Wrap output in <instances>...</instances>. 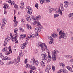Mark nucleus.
I'll return each instance as SVG.
<instances>
[{
    "mask_svg": "<svg viewBox=\"0 0 73 73\" xmlns=\"http://www.w3.org/2000/svg\"><path fill=\"white\" fill-rule=\"evenodd\" d=\"M59 35L60 36L59 38V41H61V38H66V37H67L68 34L64 33V31H63L61 30L59 32Z\"/></svg>",
    "mask_w": 73,
    "mask_h": 73,
    "instance_id": "f257e3e1",
    "label": "nucleus"
},
{
    "mask_svg": "<svg viewBox=\"0 0 73 73\" xmlns=\"http://www.w3.org/2000/svg\"><path fill=\"white\" fill-rule=\"evenodd\" d=\"M36 45L37 46L41 47V49L42 50V51H44L45 50L44 47L43 46V45H45V43H42L41 42H39L38 43L36 44Z\"/></svg>",
    "mask_w": 73,
    "mask_h": 73,
    "instance_id": "f03ea898",
    "label": "nucleus"
},
{
    "mask_svg": "<svg viewBox=\"0 0 73 73\" xmlns=\"http://www.w3.org/2000/svg\"><path fill=\"white\" fill-rule=\"evenodd\" d=\"M30 62L31 65H35L36 66H37L38 64V61L37 60L36 61L35 58L32 59Z\"/></svg>",
    "mask_w": 73,
    "mask_h": 73,
    "instance_id": "7ed1b4c3",
    "label": "nucleus"
},
{
    "mask_svg": "<svg viewBox=\"0 0 73 73\" xmlns=\"http://www.w3.org/2000/svg\"><path fill=\"white\" fill-rule=\"evenodd\" d=\"M45 52H43L42 53V55H43V56L42 59V61H44V62H45L46 61L48 60V56L46 54H44V53Z\"/></svg>",
    "mask_w": 73,
    "mask_h": 73,
    "instance_id": "20e7f679",
    "label": "nucleus"
},
{
    "mask_svg": "<svg viewBox=\"0 0 73 73\" xmlns=\"http://www.w3.org/2000/svg\"><path fill=\"white\" fill-rule=\"evenodd\" d=\"M20 57L18 56L17 59H15L14 60L13 63L15 64H17L18 63L19 64V62H20Z\"/></svg>",
    "mask_w": 73,
    "mask_h": 73,
    "instance_id": "39448f33",
    "label": "nucleus"
},
{
    "mask_svg": "<svg viewBox=\"0 0 73 73\" xmlns=\"http://www.w3.org/2000/svg\"><path fill=\"white\" fill-rule=\"evenodd\" d=\"M26 9H28V12L27 13H28V14H30V15H32V13L33 10L31 7L29 6L28 8H26Z\"/></svg>",
    "mask_w": 73,
    "mask_h": 73,
    "instance_id": "423d86ee",
    "label": "nucleus"
},
{
    "mask_svg": "<svg viewBox=\"0 0 73 73\" xmlns=\"http://www.w3.org/2000/svg\"><path fill=\"white\" fill-rule=\"evenodd\" d=\"M41 29L40 27H36L35 29V31L36 33H37L41 32Z\"/></svg>",
    "mask_w": 73,
    "mask_h": 73,
    "instance_id": "0eeeda50",
    "label": "nucleus"
},
{
    "mask_svg": "<svg viewBox=\"0 0 73 73\" xmlns=\"http://www.w3.org/2000/svg\"><path fill=\"white\" fill-rule=\"evenodd\" d=\"M7 47H5L4 48H3L2 50V52H5V54H11V52H8V51L7 50Z\"/></svg>",
    "mask_w": 73,
    "mask_h": 73,
    "instance_id": "6e6552de",
    "label": "nucleus"
},
{
    "mask_svg": "<svg viewBox=\"0 0 73 73\" xmlns=\"http://www.w3.org/2000/svg\"><path fill=\"white\" fill-rule=\"evenodd\" d=\"M28 43L27 42H25L23 44L21 45V48L22 49H24L25 48V46H27V44Z\"/></svg>",
    "mask_w": 73,
    "mask_h": 73,
    "instance_id": "1a4fd4ad",
    "label": "nucleus"
},
{
    "mask_svg": "<svg viewBox=\"0 0 73 73\" xmlns=\"http://www.w3.org/2000/svg\"><path fill=\"white\" fill-rule=\"evenodd\" d=\"M41 16H37L36 18H35V17H32V19L34 20H38V19L39 20L41 19Z\"/></svg>",
    "mask_w": 73,
    "mask_h": 73,
    "instance_id": "9d476101",
    "label": "nucleus"
},
{
    "mask_svg": "<svg viewBox=\"0 0 73 73\" xmlns=\"http://www.w3.org/2000/svg\"><path fill=\"white\" fill-rule=\"evenodd\" d=\"M51 68H52V67L50 66V65H48L47 66V67L45 69V72H48V70H50V69Z\"/></svg>",
    "mask_w": 73,
    "mask_h": 73,
    "instance_id": "9b49d317",
    "label": "nucleus"
},
{
    "mask_svg": "<svg viewBox=\"0 0 73 73\" xmlns=\"http://www.w3.org/2000/svg\"><path fill=\"white\" fill-rule=\"evenodd\" d=\"M7 22V20L6 19H3V23L4 24H3V26H5L6 23Z\"/></svg>",
    "mask_w": 73,
    "mask_h": 73,
    "instance_id": "f8f14e48",
    "label": "nucleus"
},
{
    "mask_svg": "<svg viewBox=\"0 0 73 73\" xmlns=\"http://www.w3.org/2000/svg\"><path fill=\"white\" fill-rule=\"evenodd\" d=\"M60 8H61V9H59V10H58V12L60 13V14L61 15H62V11H64V9L63 8V7H60Z\"/></svg>",
    "mask_w": 73,
    "mask_h": 73,
    "instance_id": "ddd939ff",
    "label": "nucleus"
},
{
    "mask_svg": "<svg viewBox=\"0 0 73 73\" xmlns=\"http://www.w3.org/2000/svg\"><path fill=\"white\" fill-rule=\"evenodd\" d=\"M59 53V51H58V50H54V52H52V54H54V55H57V53Z\"/></svg>",
    "mask_w": 73,
    "mask_h": 73,
    "instance_id": "4468645a",
    "label": "nucleus"
},
{
    "mask_svg": "<svg viewBox=\"0 0 73 73\" xmlns=\"http://www.w3.org/2000/svg\"><path fill=\"white\" fill-rule=\"evenodd\" d=\"M26 37V35L25 34H22L21 35V37H20V39H21V40H23V38H25V37Z\"/></svg>",
    "mask_w": 73,
    "mask_h": 73,
    "instance_id": "2eb2a0df",
    "label": "nucleus"
},
{
    "mask_svg": "<svg viewBox=\"0 0 73 73\" xmlns=\"http://www.w3.org/2000/svg\"><path fill=\"white\" fill-rule=\"evenodd\" d=\"M52 60L53 61H54L56 60V55L52 54Z\"/></svg>",
    "mask_w": 73,
    "mask_h": 73,
    "instance_id": "dca6fc26",
    "label": "nucleus"
},
{
    "mask_svg": "<svg viewBox=\"0 0 73 73\" xmlns=\"http://www.w3.org/2000/svg\"><path fill=\"white\" fill-rule=\"evenodd\" d=\"M11 39V38L10 36H8L7 35L6 36V38L5 39V40L7 41H9V40Z\"/></svg>",
    "mask_w": 73,
    "mask_h": 73,
    "instance_id": "f3484780",
    "label": "nucleus"
},
{
    "mask_svg": "<svg viewBox=\"0 0 73 73\" xmlns=\"http://www.w3.org/2000/svg\"><path fill=\"white\" fill-rule=\"evenodd\" d=\"M4 6H3V8L4 9H9V7L7 5V4H3Z\"/></svg>",
    "mask_w": 73,
    "mask_h": 73,
    "instance_id": "a211bd4d",
    "label": "nucleus"
},
{
    "mask_svg": "<svg viewBox=\"0 0 73 73\" xmlns=\"http://www.w3.org/2000/svg\"><path fill=\"white\" fill-rule=\"evenodd\" d=\"M44 62H45L42 61L40 62V64H41V66L43 68H44V67H45V63H44Z\"/></svg>",
    "mask_w": 73,
    "mask_h": 73,
    "instance_id": "6ab92c4d",
    "label": "nucleus"
},
{
    "mask_svg": "<svg viewBox=\"0 0 73 73\" xmlns=\"http://www.w3.org/2000/svg\"><path fill=\"white\" fill-rule=\"evenodd\" d=\"M56 11V10L54 8L50 9L49 10V12H50V13H51L52 11Z\"/></svg>",
    "mask_w": 73,
    "mask_h": 73,
    "instance_id": "aec40b11",
    "label": "nucleus"
},
{
    "mask_svg": "<svg viewBox=\"0 0 73 73\" xmlns=\"http://www.w3.org/2000/svg\"><path fill=\"white\" fill-rule=\"evenodd\" d=\"M30 68L31 69L33 70H36V67L35 66H32V65L30 66Z\"/></svg>",
    "mask_w": 73,
    "mask_h": 73,
    "instance_id": "412c9836",
    "label": "nucleus"
},
{
    "mask_svg": "<svg viewBox=\"0 0 73 73\" xmlns=\"http://www.w3.org/2000/svg\"><path fill=\"white\" fill-rule=\"evenodd\" d=\"M51 36L52 37H53L54 38H56L57 36H58V35L57 34H52L51 35Z\"/></svg>",
    "mask_w": 73,
    "mask_h": 73,
    "instance_id": "4be33fe9",
    "label": "nucleus"
},
{
    "mask_svg": "<svg viewBox=\"0 0 73 73\" xmlns=\"http://www.w3.org/2000/svg\"><path fill=\"white\" fill-rule=\"evenodd\" d=\"M66 68L68 70H70V72H73V71L72 70V69L71 67H69V66L66 67Z\"/></svg>",
    "mask_w": 73,
    "mask_h": 73,
    "instance_id": "5701e85b",
    "label": "nucleus"
},
{
    "mask_svg": "<svg viewBox=\"0 0 73 73\" xmlns=\"http://www.w3.org/2000/svg\"><path fill=\"white\" fill-rule=\"evenodd\" d=\"M22 50H21L20 51V52L19 54V57H20V58L21 57H23V54L22 53Z\"/></svg>",
    "mask_w": 73,
    "mask_h": 73,
    "instance_id": "b1692460",
    "label": "nucleus"
},
{
    "mask_svg": "<svg viewBox=\"0 0 73 73\" xmlns=\"http://www.w3.org/2000/svg\"><path fill=\"white\" fill-rule=\"evenodd\" d=\"M28 38L31 39V40H32V35L31 34H28Z\"/></svg>",
    "mask_w": 73,
    "mask_h": 73,
    "instance_id": "393cba45",
    "label": "nucleus"
},
{
    "mask_svg": "<svg viewBox=\"0 0 73 73\" xmlns=\"http://www.w3.org/2000/svg\"><path fill=\"white\" fill-rule=\"evenodd\" d=\"M63 72L64 73H65L64 72V70L61 69L58 72V73H61L62 72Z\"/></svg>",
    "mask_w": 73,
    "mask_h": 73,
    "instance_id": "a878e982",
    "label": "nucleus"
},
{
    "mask_svg": "<svg viewBox=\"0 0 73 73\" xmlns=\"http://www.w3.org/2000/svg\"><path fill=\"white\" fill-rule=\"evenodd\" d=\"M26 26L28 29H31V28H32V27H31V25H30L27 24V25H26Z\"/></svg>",
    "mask_w": 73,
    "mask_h": 73,
    "instance_id": "bb28decb",
    "label": "nucleus"
},
{
    "mask_svg": "<svg viewBox=\"0 0 73 73\" xmlns=\"http://www.w3.org/2000/svg\"><path fill=\"white\" fill-rule=\"evenodd\" d=\"M39 37H40V35H39L37 33H36L35 37H36V38H38Z\"/></svg>",
    "mask_w": 73,
    "mask_h": 73,
    "instance_id": "cd10ccee",
    "label": "nucleus"
},
{
    "mask_svg": "<svg viewBox=\"0 0 73 73\" xmlns=\"http://www.w3.org/2000/svg\"><path fill=\"white\" fill-rule=\"evenodd\" d=\"M8 58L7 56H5L4 58L2 59V60L3 61H4V60H8Z\"/></svg>",
    "mask_w": 73,
    "mask_h": 73,
    "instance_id": "c85d7f7f",
    "label": "nucleus"
},
{
    "mask_svg": "<svg viewBox=\"0 0 73 73\" xmlns=\"http://www.w3.org/2000/svg\"><path fill=\"white\" fill-rule=\"evenodd\" d=\"M14 7L15 8V9H17V10H18V9H19V8L18 7V6H17V5L16 4H15L14 5Z\"/></svg>",
    "mask_w": 73,
    "mask_h": 73,
    "instance_id": "c756f323",
    "label": "nucleus"
},
{
    "mask_svg": "<svg viewBox=\"0 0 73 73\" xmlns=\"http://www.w3.org/2000/svg\"><path fill=\"white\" fill-rule=\"evenodd\" d=\"M27 21L29 22H30V23H31V17H29L28 18H27Z\"/></svg>",
    "mask_w": 73,
    "mask_h": 73,
    "instance_id": "7c9ffc66",
    "label": "nucleus"
},
{
    "mask_svg": "<svg viewBox=\"0 0 73 73\" xmlns=\"http://www.w3.org/2000/svg\"><path fill=\"white\" fill-rule=\"evenodd\" d=\"M44 3H46L48 2H50V0H43Z\"/></svg>",
    "mask_w": 73,
    "mask_h": 73,
    "instance_id": "2f4dec72",
    "label": "nucleus"
},
{
    "mask_svg": "<svg viewBox=\"0 0 73 73\" xmlns=\"http://www.w3.org/2000/svg\"><path fill=\"white\" fill-rule=\"evenodd\" d=\"M59 16V15L58 14H55L54 15V18H56L57 17H58Z\"/></svg>",
    "mask_w": 73,
    "mask_h": 73,
    "instance_id": "473e14b6",
    "label": "nucleus"
},
{
    "mask_svg": "<svg viewBox=\"0 0 73 73\" xmlns=\"http://www.w3.org/2000/svg\"><path fill=\"white\" fill-rule=\"evenodd\" d=\"M31 66L29 65V64H27L26 65V68H30V66Z\"/></svg>",
    "mask_w": 73,
    "mask_h": 73,
    "instance_id": "72a5a7b5",
    "label": "nucleus"
},
{
    "mask_svg": "<svg viewBox=\"0 0 73 73\" xmlns=\"http://www.w3.org/2000/svg\"><path fill=\"white\" fill-rule=\"evenodd\" d=\"M59 65L60 66H62V67H64L65 66V65L62 63H60Z\"/></svg>",
    "mask_w": 73,
    "mask_h": 73,
    "instance_id": "f704fd0d",
    "label": "nucleus"
},
{
    "mask_svg": "<svg viewBox=\"0 0 73 73\" xmlns=\"http://www.w3.org/2000/svg\"><path fill=\"white\" fill-rule=\"evenodd\" d=\"M7 40H5L3 44V46H6V45H7Z\"/></svg>",
    "mask_w": 73,
    "mask_h": 73,
    "instance_id": "c9c22d12",
    "label": "nucleus"
},
{
    "mask_svg": "<svg viewBox=\"0 0 73 73\" xmlns=\"http://www.w3.org/2000/svg\"><path fill=\"white\" fill-rule=\"evenodd\" d=\"M10 39L11 40V41H14V40H15V38L13 37L12 36H11V37H10Z\"/></svg>",
    "mask_w": 73,
    "mask_h": 73,
    "instance_id": "e433bc0d",
    "label": "nucleus"
},
{
    "mask_svg": "<svg viewBox=\"0 0 73 73\" xmlns=\"http://www.w3.org/2000/svg\"><path fill=\"white\" fill-rule=\"evenodd\" d=\"M13 63V62L12 61H9L8 62L7 64L8 65H11V64H12Z\"/></svg>",
    "mask_w": 73,
    "mask_h": 73,
    "instance_id": "4c0bfd02",
    "label": "nucleus"
},
{
    "mask_svg": "<svg viewBox=\"0 0 73 73\" xmlns=\"http://www.w3.org/2000/svg\"><path fill=\"white\" fill-rule=\"evenodd\" d=\"M14 22H15V23L14 24V27H16V26L17 25V21H14Z\"/></svg>",
    "mask_w": 73,
    "mask_h": 73,
    "instance_id": "58836bf2",
    "label": "nucleus"
},
{
    "mask_svg": "<svg viewBox=\"0 0 73 73\" xmlns=\"http://www.w3.org/2000/svg\"><path fill=\"white\" fill-rule=\"evenodd\" d=\"M25 17L26 18V19H27L30 17V15L27 14L25 15Z\"/></svg>",
    "mask_w": 73,
    "mask_h": 73,
    "instance_id": "ea45409f",
    "label": "nucleus"
},
{
    "mask_svg": "<svg viewBox=\"0 0 73 73\" xmlns=\"http://www.w3.org/2000/svg\"><path fill=\"white\" fill-rule=\"evenodd\" d=\"M73 15V13H71L68 16L69 17H72V16Z\"/></svg>",
    "mask_w": 73,
    "mask_h": 73,
    "instance_id": "a19ab883",
    "label": "nucleus"
},
{
    "mask_svg": "<svg viewBox=\"0 0 73 73\" xmlns=\"http://www.w3.org/2000/svg\"><path fill=\"white\" fill-rule=\"evenodd\" d=\"M19 29L21 31H22V32H24L25 31H24V29H23L22 28H19Z\"/></svg>",
    "mask_w": 73,
    "mask_h": 73,
    "instance_id": "79ce46f5",
    "label": "nucleus"
},
{
    "mask_svg": "<svg viewBox=\"0 0 73 73\" xmlns=\"http://www.w3.org/2000/svg\"><path fill=\"white\" fill-rule=\"evenodd\" d=\"M35 7H36L37 9H38V4L36 3L35 5Z\"/></svg>",
    "mask_w": 73,
    "mask_h": 73,
    "instance_id": "37998d69",
    "label": "nucleus"
},
{
    "mask_svg": "<svg viewBox=\"0 0 73 73\" xmlns=\"http://www.w3.org/2000/svg\"><path fill=\"white\" fill-rule=\"evenodd\" d=\"M8 49H9V52L11 51V53H12V50H11V46H9V47L8 48Z\"/></svg>",
    "mask_w": 73,
    "mask_h": 73,
    "instance_id": "c03bdc74",
    "label": "nucleus"
},
{
    "mask_svg": "<svg viewBox=\"0 0 73 73\" xmlns=\"http://www.w3.org/2000/svg\"><path fill=\"white\" fill-rule=\"evenodd\" d=\"M18 31V29H14V32L15 33H17V31Z\"/></svg>",
    "mask_w": 73,
    "mask_h": 73,
    "instance_id": "a18cd8bd",
    "label": "nucleus"
},
{
    "mask_svg": "<svg viewBox=\"0 0 73 73\" xmlns=\"http://www.w3.org/2000/svg\"><path fill=\"white\" fill-rule=\"evenodd\" d=\"M39 1H40V3H41L42 4L44 3V0H39Z\"/></svg>",
    "mask_w": 73,
    "mask_h": 73,
    "instance_id": "49530a36",
    "label": "nucleus"
},
{
    "mask_svg": "<svg viewBox=\"0 0 73 73\" xmlns=\"http://www.w3.org/2000/svg\"><path fill=\"white\" fill-rule=\"evenodd\" d=\"M0 57H1V58H3V57H4V55H3L2 53H0Z\"/></svg>",
    "mask_w": 73,
    "mask_h": 73,
    "instance_id": "de8ad7c7",
    "label": "nucleus"
},
{
    "mask_svg": "<svg viewBox=\"0 0 73 73\" xmlns=\"http://www.w3.org/2000/svg\"><path fill=\"white\" fill-rule=\"evenodd\" d=\"M24 62H25V64H27V63L28 62V59L27 58L25 59V60Z\"/></svg>",
    "mask_w": 73,
    "mask_h": 73,
    "instance_id": "09e8293b",
    "label": "nucleus"
},
{
    "mask_svg": "<svg viewBox=\"0 0 73 73\" xmlns=\"http://www.w3.org/2000/svg\"><path fill=\"white\" fill-rule=\"evenodd\" d=\"M52 68L53 71H54V70H55V67H54V66H52Z\"/></svg>",
    "mask_w": 73,
    "mask_h": 73,
    "instance_id": "8fccbe9b",
    "label": "nucleus"
},
{
    "mask_svg": "<svg viewBox=\"0 0 73 73\" xmlns=\"http://www.w3.org/2000/svg\"><path fill=\"white\" fill-rule=\"evenodd\" d=\"M16 35H15V34H14L13 35V36H12V37L13 38H15V39H17V38H16Z\"/></svg>",
    "mask_w": 73,
    "mask_h": 73,
    "instance_id": "3c124183",
    "label": "nucleus"
},
{
    "mask_svg": "<svg viewBox=\"0 0 73 73\" xmlns=\"http://www.w3.org/2000/svg\"><path fill=\"white\" fill-rule=\"evenodd\" d=\"M32 38H35V37H36V35L35 34H33L32 35Z\"/></svg>",
    "mask_w": 73,
    "mask_h": 73,
    "instance_id": "603ef678",
    "label": "nucleus"
},
{
    "mask_svg": "<svg viewBox=\"0 0 73 73\" xmlns=\"http://www.w3.org/2000/svg\"><path fill=\"white\" fill-rule=\"evenodd\" d=\"M21 6H23L24 5V2L23 1H21Z\"/></svg>",
    "mask_w": 73,
    "mask_h": 73,
    "instance_id": "864d4df0",
    "label": "nucleus"
},
{
    "mask_svg": "<svg viewBox=\"0 0 73 73\" xmlns=\"http://www.w3.org/2000/svg\"><path fill=\"white\" fill-rule=\"evenodd\" d=\"M37 24L38 25H41V23L38 21H37Z\"/></svg>",
    "mask_w": 73,
    "mask_h": 73,
    "instance_id": "5fc2aeb1",
    "label": "nucleus"
},
{
    "mask_svg": "<svg viewBox=\"0 0 73 73\" xmlns=\"http://www.w3.org/2000/svg\"><path fill=\"white\" fill-rule=\"evenodd\" d=\"M16 39H15V43L17 44V43H18V40H17Z\"/></svg>",
    "mask_w": 73,
    "mask_h": 73,
    "instance_id": "6e6d98bb",
    "label": "nucleus"
},
{
    "mask_svg": "<svg viewBox=\"0 0 73 73\" xmlns=\"http://www.w3.org/2000/svg\"><path fill=\"white\" fill-rule=\"evenodd\" d=\"M60 8H62V7H63V4L62 3H61L60 4Z\"/></svg>",
    "mask_w": 73,
    "mask_h": 73,
    "instance_id": "4d7b16f0",
    "label": "nucleus"
},
{
    "mask_svg": "<svg viewBox=\"0 0 73 73\" xmlns=\"http://www.w3.org/2000/svg\"><path fill=\"white\" fill-rule=\"evenodd\" d=\"M20 8L21 9H24V6H20Z\"/></svg>",
    "mask_w": 73,
    "mask_h": 73,
    "instance_id": "13d9d810",
    "label": "nucleus"
},
{
    "mask_svg": "<svg viewBox=\"0 0 73 73\" xmlns=\"http://www.w3.org/2000/svg\"><path fill=\"white\" fill-rule=\"evenodd\" d=\"M37 21H35L33 23V25H36V24H37Z\"/></svg>",
    "mask_w": 73,
    "mask_h": 73,
    "instance_id": "bf43d9fd",
    "label": "nucleus"
},
{
    "mask_svg": "<svg viewBox=\"0 0 73 73\" xmlns=\"http://www.w3.org/2000/svg\"><path fill=\"white\" fill-rule=\"evenodd\" d=\"M14 20H13V21H16V16H15L14 15Z\"/></svg>",
    "mask_w": 73,
    "mask_h": 73,
    "instance_id": "052dcab7",
    "label": "nucleus"
},
{
    "mask_svg": "<svg viewBox=\"0 0 73 73\" xmlns=\"http://www.w3.org/2000/svg\"><path fill=\"white\" fill-rule=\"evenodd\" d=\"M64 7H65V8H68V5L67 4H65L64 6Z\"/></svg>",
    "mask_w": 73,
    "mask_h": 73,
    "instance_id": "680f3d73",
    "label": "nucleus"
},
{
    "mask_svg": "<svg viewBox=\"0 0 73 73\" xmlns=\"http://www.w3.org/2000/svg\"><path fill=\"white\" fill-rule=\"evenodd\" d=\"M52 59L48 58V61L47 62H50V60H51Z\"/></svg>",
    "mask_w": 73,
    "mask_h": 73,
    "instance_id": "e2e57ef3",
    "label": "nucleus"
},
{
    "mask_svg": "<svg viewBox=\"0 0 73 73\" xmlns=\"http://www.w3.org/2000/svg\"><path fill=\"white\" fill-rule=\"evenodd\" d=\"M49 43L50 44H52V43H53V41H52V40L50 41L49 42Z\"/></svg>",
    "mask_w": 73,
    "mask_h": 73,
    "instance_id": "0e129e2a",
    "label": "nucleus"
},
{
    "mask_svg": "<svg viewBox=\"0 0 73 73\" xmlns=\"http://www.w3.org/2000/svg\"><path fill=\"white\" fill-rule=\"evenodd\" d=\"M48 57H49L48 58L50 59H52V56H51L50 55H48Z\"/></svg>",
    "mask_w": 73,
    "mask_h": 73,
    "instance_id": "69168bd1",
    "label": "nucleus"
},
{
    "mask_svg": "<svg viewBox=\"0 0 73 73\" xmlns=\"http://www.w3.org/2000/svg\"><path fill=\"white\" fill-rule=\"evenodd\" d=\"M14 4H15V2L13 1L12 2H11V5H13Z\"/></svg>",
    "mask_w": 73,
    "mask_h": 73,
    "instance_id": "338daca9",
    "label": "nucleus"
},
{
    "mask_svg": "<svg viewBox=\"0 0 73 73\" xmlns=\"http://www.w3.org/2000/svg\"><path fill=\"white\" fill-rule=\"evenodd\" d=\"M68 58H72V56L68 55Z\"/></svg>",
    "mask_w": 73,
    "mask_h": 73,
    "instance_id": "774afa93",
    "label": "nucleus"
}]
</instances>
